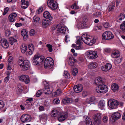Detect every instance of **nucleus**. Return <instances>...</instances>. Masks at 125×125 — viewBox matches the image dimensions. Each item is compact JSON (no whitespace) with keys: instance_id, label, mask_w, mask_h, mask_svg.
<instances>
[{"instance_id":"nucleus-54","label":"nucleus","mask_w":125,"mask_h":125,"mask_svg":"<svg viewBox=\"0 0 125 125\" xmlns=\"http://www.w3.org/2000/svg\"><path fill=\"white\" fill-rule=\"evenodd\" d=\"M23 58L22 57H20L19 58V59L18 61V63L20 65V64H21V62H22V63L24 61H23Z\"/></svg>"},{"instance_id":"nucleus-18","label":"nucleus","mask_w":125,"mask_h":125,"mask_svg":"<svg viewBox=\"0 0 125 125\" xmlns=\"http://www.w3.org/2000/svg\"><path fill=\"white\" fill-rule=\"evenodd\" d=\"M121 116L120 114L118 112L114 113L112 115L111 117L115 121L119 119Z\"/></svg>"},{"instance_id":"nucleus-3","label":"nucleus","mask_w":125,"mask_h":125,"mask_svg":"<svg viewBox=\"0 0 125 125\" xmlns=\"http://www.w3.org/2000/svg\"><path fill=\"white\" fill-rule=\"evenodd\" d=\"M96 90L97 92L99 93H106L108 90V87L104 84V83L96 87Z\"/></svg>"},{"instance_id":"nucleus-27","label":"nucleus","mask_w":125,"mask_h":125,"mask_svg":"<svg viewBox=\"0 0 125 125\" xmlns=\"http://www.w3.org/2000/svg\"><path fill=\"white\" fill-rule=\"evenodd\" d=\"M21 6L22 8H27L29 5V3L28 1L25 0H21Z\"/></svg>"},{"instance_id":"nucleus-25","label":"nucleus","mask_w":125,"mask_h":125,"mask_svg":"<svg viewBox=\"0 0 125 125\" xmlns=\"http://www.w3.org/2000/svg\"><path fill=\"white\" fill-rule=\"evenodd\" d=\"M111 88L113 91L115 92L118 91L119 87L117 84L115 83H114L112 84Z\"/></svg>"},{"instance_id":"nucleus-37","label":"nucleus","mask_w":125,"mask_h":125,"mask_svg":"<svg viewBox=\"0 0 125 125\" xmlns=\"http://www.w3.org/2000/svg\"><path fill=\"white\" fill-rule=\"evenodd\" d=\"M61 90L60 89H58L55 92L53 93V95H54V96L56 97L61 94Z\"/></svg>"},{"instance_id":"nucleus-36","label":"nucleus","mask_w":125,"mask_h":125,"mask_svg":"<svg viewBox=\"0 0 125 125\" xmlns=\"http://www.w3.org/2000/svg\"><path fill=\"white\" fill-rule=\"evenodd\" d=\"M58 111L55 109L52 110L51 113V115L53 117H56L58 114Z\"/></svg>"},{"instance_id":"nucleus-8","label":"nucleus","mask_w":125,"mask_h":125,"mask_svg":"<svg viewBox=\"0 0 125 125\" xmlns=\"http://www.w3.org/2000/svg\"><path fill=\"white\" fill-rule=\"evenodd\" d=\"M68 113L65 112H60L59 113L57 117L58 120L60 122L64 121L67 117Z\"/></svg>"},{"instance_id":"nucleus-58","label":"nucleus","mask_w":125,"mask_h":125,"mask_svg":"<svg viewBox=\"0 0 125 125\" xmlns=\"http://www.w3.org/2000/svg\"><path fill=\"white\" fill-rule=\"evenodd\" d=\"M103 25L104 27L106 28H108L110 26L109 23L107 22L104 23L103 24Z\"/></svg>"},{"instance_id":"nucleus-5","label":"nucleus","mask_w":125,"mask_h":125,"mask_svg":"<svg viewBox=\"0 0 125 125\" xmlns=\"http://www.w3.org/2000/svg\"><path fill=\"white\" fill-rule=\"evenodd\" d=\"M86 56L88 58L94 59L97 57V53L96 51L90 50L87 51L85 53Z\"/></svg>"},{"instance_id":"nucleus-41","label":"nucleus","mask_w":125,"mask_h":125,"mask_svg":"<svg viewBox=\"0 0 125 125\" xmlns=\"http://www.w3.org/2000/svg\"><path fill=\"white\" fill-rule=\"evenodd\" d=\"M78 72V69L76 68H75L73 69L72 72V74L73 75L75 76L77 74Z\"/></svg>"},{"instance_id":"nucleus-2","label":"nucleus","mask_w":125,"mask_h":125,"mask_svg":"<svg viewBox=\"0 0 125 125\" xmlns=\"http://www.w3.org/2000/svg\"><path fill=\"white\" fill-rule=\"evenodd\" d=\"M44 58L37 54L35 55L33 58V64L35 66H39L43 63Z\"/></svg>"},{"instance_id":"nucleus-57","label":"nucleus","mask_w":125,"mask_h":125,"mask_svg":"<svg viewBox=\"0 0 125 125\" xmlns=\"http://www.w3.org/2000/svg\"><path fill=\"white\" fill-rule=\"evenodd\" d=\"M88 93L86 91H83L82 92V96L83 97H85L87 95Z\"/></svg>"},{"instance_id":"nucleus-1","label":"nucleus","mask_w":125,"mask_h":125,"mask_svg":"<svg viewBox=\"0 0 125 125\" xmlns=\"http://www.w3.org/2000/svg\"><path fill=\"white\" fill-rule=\"evenodd\" d=\"M90 36L87 34H84L82 35L81 38H78L76 44H73V47H75L76 49H81L83 48L81 45L82 44V41L84 42L90 46H91L96 41V39L94 38L91 40L89 37Z\"/></svg>"},{"instance_id":"nucleus-7","label":"nucleus","mask_w":125,"mask_h":125,"mask_svg":"<svg viewBox=\"0 0 125 125\" xmlns=\"http://www.w3.org/2000/svg\"><path fill=\"white\" fill-rule=\"evenodd\" d=\"M114 36L112 32L109 31H107L104 32L102 35V39L103 40H109L113 38Z\"/></svg>"},{"instance_id":"nucleus-28","label":"nucleus","mask_w":125,"mask_h":125,"mask_svg":"<svg viewBox=\"0 0 125 125\" xmlns=\"http://www.w3.org/2000/svg\"><path fill=\"white\" fill-rule=\"evenodd\" d=\"M21 34L24 39H26L28 37V32L27 31L26 29H22L21 32Z\"/></svg>"},{"instance_id":"nucleus-23","label":"nucleus","mask_w":125,"mask_h":125,"mask_svg":"<svg viewBox=\"0 0 125 125\" xmlns=\"http://www.w3.org/2000/svg\"><path fill=\"white\" fill-rule=\"evenodd\" d=\"M104 83L101 77L96 78L94 82V83L97 86L99 85Z\"/></svg>"},{"instance_id":"nucleus-43","label":"nucleus","mask_w":125,"mask_h":125,"mask_svg":"<svg viewBox=\"0 0 125 125\" xmlns=\"http://www.w3.org/2000/svg\"><path fill=\"white\" fill-rule=\"evenodd\" d=\"M43 93V90H38L37 92V93L36 94V96L37 97H39Z\"/></svg>"},{"instance_id":"nucleus-12","label":"nucleus","mask_w":125,"mask_h":125,"mask_svg":"<svg viewBox=\"0 0 125 125\" xmlns=\"http://www.w3.org/2000/svg\"><path fill=\"white\" fill-rule=\"evenodd\" d=\"M31 119V116L28 115H23L21 118V121L23 123L30 122Z\"/></svg>"},{"instance_id":"nucleus-29","label":"nucleus","mask_w":125,"mask_h":125,"mask_svg":"<svg viewBox=\"0 0 125 125\" xmlns=\"http://www.w3.org/2000/svg\"><path fill=\"white\" fill-rule=\"evenodd\" d=\"M42 24L44 27H46L50 25L51 24V22L49 21L44 19L42 20Z\"/></svg>"},{"instance_id":"nucleus-62","label":"nucleus","mask_w":125,"mask_h":125,"mask_svg":"<svg viewBox=\"0 0 125 125\" xmlns=\"http://www.w3.org/2000/svg\"><path fill=\"white\" fill-rule=\"evenodd\" d=\"M77 9L75 8L74 10H72L70 12V13L72 14H73L76 13L77 12L76 10V9Z\"/></svg>"},{"instance_id":"nucleus-56","label":"nucleus","mask_w":125,"mask_h":125,"mask_svg":"<svg viewBox=\"0 0 125 125\" xmlns=\"http://www.w3.org/2000/svg\"><path fill=\"white\" fill-rule=\"evenodd\" d=\"M9 8H4L3 10V15H5L8 12Z\"/></svg>"},{"instance_id":"nucleus-21","label":"nucleus","mask_w":125,"mask_h":125,"mask_svg":"<svg viewBox=\"0 0 125 125\" xmlns=\"http://www.w3.org/2000/svg\"><path fill=\"white\" fill-rule=\"evenodd\" d=\"M43 15L44 18L46 19H48L50 21H52V18L50 13L48 11H45L43 13Z\"/></svg>"},{"instance_id":"nucleus-13","label":"nucleus","mask_w":125,"mask_h":125,"mask_svg":"<svg viewBox=\"0 0 125 125\" xmlns=\"http://www.w3.org/2000/svg\"><path fill=\"white\" fill-rule=\"evenodd\" d=\"M47 5L50 8H57L58 7L57 3L55 0H48Z\"/></svg>"},{"instance_id":"nucleus-14","label":"nucleus","mask_w":125,"mask_h":125,"mask_svg":"<svg viewBox=\"0 0 125 125\" xmlns=\"http://www.w3.org/2000/svg\"><path fill=\"white\" fill-rule=\"evenodd\" d=\"M20 80L24 82L26 84H28L30 82L29 76L26 75H22L19 76Z\"/></svg>"},{"instance_id":"nucleus-6","label":"nucleus","mask_w":125,"mask_h":125,"mask_svg":"<svg viewBox=\"0 0 125 125\" xmlns=\"http://www.w3.org/2000/svg\"><path fill=\"white\" fill-rule=\"evenodd\" d=\"M102 114L98 113L95 115L93 117V123L94 125H99L101 123Z\"/></svg>"},{"instance_id":"nucleus-11","label":"nucleus","mask_w":125,"mask_h":125,"mask_svg":"<svg viewBox=\"0 0 125 125\" xmlns=\"http://www.w3.org/2000/svg\"><path fill=\"white\" fill-rule=\"evenodd\" d=\"M68 28L66 27H59L57 29L56 33L58 34H64L68 31Z\"/></svg>"},{"instance_id":"nucleus-55","label":"nucleus","mask_w":125,"mask_h":125,"mask_svg":"<svg viewBox=\"0 0 125 125\" xmlns=\"http://www.w3.org/2000/svg\"><path fill=\"white\" fill-rule=\"evenodd\" d=\"M93 15L95 17H99L101 16V14L99 12H97L94 14Z\"/></svg>"},{"instance_id":"nucleus-47","label":"nucleus","mask_w":125,"mask_h":125,"mask_svg":"<svg viewBox=\"0 0 125 125\" xmlns=\"http://www.w3.org/2000/svg\"><path fill=\"white\" fill-rule=\"evenodd\" d=\"M13 58L12 56L9 57L8 59V63L9 64H12L13 62Z\"/></svg>"},{"instance_id":"nucleus-61","label":"nucleus","mask_w":125,"mask_h":125,"mask_svg":"<svg viewBox=\"0 0 125 125\" xmlns=\"http://www.w3.org/2000/svg\"><path fill=\"white\" fill-rule=\"evenodd\" d=\"M101 69L103 71H108L105 65L102 66L101 67Z\"/></svg>"},{"instance_id":"nucleus-10","label":"nucleus","mask_w":125,"mask_h":125,"mask_svg":"<svg viewBox=\"0 0 125 125\" xmlns=\"http://www.w3.org/2000/svg\"><path fill=\"white\" fill-rule=\"evenodd\" d=\"M20 66L23 70H27L30 68V64L29 61L25 60L22 63L20 64Z\"/></svg>"},{"instance_id":"nucleus-48","label":"nucleus","mask_w":125,"mask_h":125,"mask_svg":"<svg viewBox=\"0 0 125 125\" xmlns=\"http://www.w3.org/2000/svg\"><path fill=\"white\" fill-rule=\"evenodd\" d=\"M105 65L108 71L111 69L112 67V65L110 63H107Z\"/></svg>"},{"instance_id":"nucleus-46","label":"nucleus","mask_w":125,"mask_h":125,"mask_svg":"<svg viewBox=\"0 0 125 125\" xmlns=\"http://www.w3.org/2000/svg\"><path fill=\"white\" fill-rule=\"evenodd\" d=\"M29 50H31V51H34V45L32 44H29L28 46Z\"/></svg>"},{"instance_id":"nucleus-19","label":"nucleus","mask_w":125,"mask_h":125,"mask_svg":"<svg viewBox=\"0 0 125 125\" xmlns=\"http://www.w3.org/2000/svg\"><path fill=\"white\" fill-rule=\"evenodd\" d=\"M43 90V93L46 94H51L52 91V88L48 86H46L44 90Z\"/></svg>"},{"instance_id":"nucleus-24","label":"nucleus","mask_w":125,"mask_h":125,"mask_svg":"<svg viewBox=\"0 0 125 125\" xmlns=\"http://www.w3.org/2000/svg\"><path fill=\"white\" fill-rule=\"evenodd\" d=\"M88 67L90 69H94L98 66V64L97 63L95 62H92L89 63L88 65Z\"/></svg>"},{"instance_id":"nucleus-40","label":"nucleus","mask_w":125,"mask_h":125,"mask_svg":"<svg viewBox=\"0 0 125 125\" xmlns=\"http://www.w3.org/2000/svg\"><path fill=\"white\" fill-rule=\"evenodd\" d=\"M46 47L48 49V51L50 52H51L52 51V46L49 44H47L46 45Z\"/></svg>"},{"instance_id":"nucleus-9","label":"nucleus","mask_w":125,"mask_h":125,"mask_svg":"<svg viewBox=\"0 0 125 125\" xmlns=\"http://www.w3.org/2000/svg\"><path fill=\"white\" fill-rule=\"evenodd\" d=\"M53 64V61L52 58L48 57L46 58L44 63L45 68H49L50 66H52Z\"/></svg>"},{"instance_id":"nucleus-20","label":"nucleus","mask_w":125,"mask_h":125,"mask_svg":"<svg viewBox=\"0 0 125 125\" xmlns=\"http://www.w3.org/2000/svg\"><path fill=\"white\" fill-rule=\"evenodd\" d=\"M33 18L32 22L33 24L35 25L38 24L40 20V18L37 16L35 15L33 17Z\"/></svg>"},{"instance_id":"nucleus-16","label":"nucleus","mask_w":125,"mask_h":125,"mask_svg":"<svg viewBox=\"0 0 125 125\" xmlns=\"http://www.w3.org/2000/svg\"><path fill=\"white\" fill-rule=\"evenodd\" d=\"M83 89V86L80 84H78L74 86L73 89L74 92L76 93H79L82 91Z\"/></svg>"},{"instance_id":"nucleus-33","label":"nucleus","mask_w":125,"mask_h":125,"mask_svg":"<svg viewBox=\"0 0 125 125\" xmlns=\"http://www.w3.org/2000/svg\"><path fill=\"white\" fill-rule=\"evenodd\" d=\"M73 102V100L72 99L67 97L63 99L62 100V102L65 104H66L69 103H72Z\"/></svg>"},{"instance_id":"nucleus-51","label":"nucleus","mask_w":125,"mask_h":125,"mask_svg":"<svg viewBox=\"0 0 125 125\" xmlns=\"http://www.w3.org/2000/svg\"><path fill=\"white\" fill-rule=\"evenodd\" d=\"M65 41L66 42H68L70 41V37L68 35H66L65 37Z\"/></svg>"},{"instance_id":"nucleus-64","label":"nucleus","mask_w":125,"mask_h":125,"mask_svg":"<svg viewBox=\"0 0 125 125\" xmlns=\"http://www.w3.org/2000/svg\"><path fill=\"white\" fill-rule=\"evenodd\" d=\"M47 117V115L44 114H42L41 115V119H45Z\"/></svg>"},{"instance_id":"nucleus-31","label":"nucleus","mask_w":125,"mask_h":125,"mask_svg":"<svg viewBox=\"0 0 125 125\" xmlns=\"http://www.w3.org/2000/svg\"><path fill=\"white\" fill-rule=\"evenodd\" d=\"M16 16V14L15 13H13L10 14L9 17V21L10 22L14 21V18Z\"/></svg>"},{"instance_id":"nucleus-32","label":"nucleus","mask_w":125,"mask_h":125,"mask_svg":"<svg viewBox=\"0 0 125 125\" xmlns=\"http://www.w3.org/2000/svg\"><path fill=\"white\" fill-rule=\"evenodd\" d=\"M96 100L95 97L94 96L90 97L89 98H87L86 100V102L87 104H90Z\"/></svg>"},{"instance_id":"nucleus-26","label":"nucleus","mask_w":125,"mask_h":125,"mask_svg":"<svg viewBox=\"0 0 125 125\" xmlns=\"http://www.w3.org/2000/svg\"><path fill=\"white\" fill-rule=\"evenodd\" d=\"M120 55V53L119 52L116 50L113 51L111 55L112 57L116 58L119 57Z\"/></svg>"},{"instance_id":"nucleus-22","label":"nucleus","mask_w":125,"mask_h":125,"mask_svg":"<svg viewBox=\"0 0 125 125\" xmlns=\"http://www.w3.org/2000/svg\"><path fill=\"white\" fill-rule=\"evenodd\" d=\"M105 101L104 100L100 101L98 103V107L101 110L104 109L105 106Z\"/></svg>"},{"instance_id":"nucleus-49","label":"nucleus","mask_w":125,"mask_h":125,"mask_svg":"<svg viewBox=\"0 0 125 125\" xmlns=\"http://www.w3.org/2000/svg\"><path fill=\"white\" fill-rule=\"evenodd\" d=\"M60 101L59 99L56 98L53 101V103L55 104H58L60 103Z\"/></svg>"},{"instance_id":"nucleus-63","label":"nucleus","mask_w":125,"mask_h":125,"mask_svg":"<svg viewBox=\"0 0 125 125\" xmlns=\"http://www.w3.org/2000/svg\"><path fill=\"white\" fill-rule=\"evenodd\" d=\"M33 51H31V50H29L26 52L27 55H31L32 54Z\"/></svg>"},{"instance_id":"nucleus-45","label":"nucleus","mask_w":125,"mask_h":125,"mask_svg":"<svg viewBox=\"0 0 125 125\" xmlns=\"http://www.w3.org/2000/svg\"><path fill=\"white\" fill-rule=\"evenodd\" d=\"M120 28L122 31H125V21L121 24Z\"/></svg>"},{"instance_id":"nucleus-17","label":"nucleus","mask_w":125,"mask_h":125,"mask_svg":"<svg viewBox=\"0 0 125 125\" xmlns=\"http://www.w3.org/2000/svg\"><path fill=\"white\" fill-rule=\"evenodd\" d=\"M2 47L4 48H7L9 46V43L6 39H3L0 41Z\"/></svg>"},{"instance_id":"nucleus-44","label":"nucleus","mask_w":125,"mask_h":125,"mask_svg":"<svg viewBox=\"0 0 125 125\" xmlns=\"http://www.w3.org/2000/svg\"><path fill=\"white\" fill-rule=\"evenodd\" d=\"M122 61V58L121 57H119L116 58L115 60V63H116L118 64L120 63Z\"/></svg>"},{"instance_id":"nucleus-60","label":"nucleus","mask_w":125,"mask_h":125,"mask_svg":"<svg viewBox=\"0 0 125 125\" xmlns=\"http://www.w3.org/2000/svg\"><path fill=\"white\" fill-rule=\"evenodd\" d=\"M10 34V32L9 30L6 31L5 32V35L6 36H9Z\"/></svg>"},{"instance_id":"nucleus-15","label":"nucleus","mask_w":125,"mask_h":125,"mask_svg":"<svg viewBox=\"0 0 125 125\" xmlns=\"http://www.w3.org/2000/svg\"><path fill=\"white\" fill-rule=\"evenodd\" d=\"M87 21L86 17H85L83 19L82 21L79 22L78 24L77 27L79 29H82L85 27V23Z\"/></svg>"},{"instance_id":"nucleus-50","label":"nucleus","mask_w":125,"mask_h":125,"mask_svg":"<svg viewBox=\"0 0 125 125\" xmlns=\"http://www.w3.org/2000/svg\"><path fill=\"white\" fill-rule=\"evenodd\" d=\"M102 120L104 122L106 123L108 121V117L106 116H105L103 117Z\"/></svg>"},{"instance_id":"nucleus-52","label":"nucleus","mask_w":125,"mask_h":125,"mask_svg":"<svg viewBox=\"0 0 125 125\" xmlns=\"http://www.w3.org/2000/svg\"><path fill=\"white\" fill-rule=\"evenodd\" d=\"M4 106V102L2 100H0V109L3 108Z\"/></svg>"},{"instance_id":"nucleus-42","label":"nucleus","mask_w":125,"mask_h":125,"mask_svg":"<svg viewBox=\"0 0 125 125\" xmlns=\"http://www.w3.org/2000/svg\"><path fill=\"white\" fill-rule=\"evenodd\" d=\"M63 76L66 78H69L70 77V74L67 71H64Z\"/></svg>"},{"instance_id":"nucleus-59","label":"nucleus","mask_w":125,"mask_h":125,"mask_svg":"<svg viewBox=\"0 0 125 125\" xmlns=\"http://www.w3.org/2000/svg\"><path fill=\"white\" fill-rule=\"evenodd\" d=\"M35 33V31L33 29H31L30 31V34L31 36H33Z\"/></svg>"},{"instance_id":"nucleus-35","label":"nucleus","mask_w":125,"mask_h":125,"mask_svg":"<svg viewBox=\"0 0 125 125\" xmlns=\"http://www.w3.org/2000/svg\"><path fill=\"white\" fill-rule=\"evenodd\" d=\"M21 51L23 53H25L27 50V47L25 44H23L21 47Z\"/></svg>"},{"instance_id":"nucleus-4","label":"nucleus","mask_w":125,"mask_h":125,"mask_svg":"<svg viewBox=\"0 0 125 125\" xmlns=\"http://www.w3.org/2000/svg\"><path fill=\"white\" fill-rule=\"evenodd\" d=\"M108 104L109 107L111 109H116L117 108L119 102L116 100L111 99L108 101Z\"/></svg>"},{"instance_id":"nucleus-38","label":"nucleus","mask_w":125,"mask_h":125,"mask_svg":"<svg viewBox=\"0 0 125 125\" xmlns=\"http://www.w3.org/2000/svg\"><path fill=\"white\" fill-rule=\"evenodd\" d=\"M9 40L10 43L11 45H13L14 43L17 41L16 39L11 37H10Z\"/></svg>"},{"instance_id":"nucleus-39","label":"nucleus","mask_w":125,"mask_h":125,"mask_svg":"<svg viewBox=\"0 0 125 125\" xmlns=\"http://www.w3.org/2000/svg\"><path fill=\"white\" fill-rule=\"evenodd\" d=\"M125 17V14L124 13H121L118 17V19L120 21H122L124 19Z\"/></svg>"},{"instance_id":"nucleus-30","label":"nucleus","mask_w":125,"mask_h":125,"mask_svg":"<svg viewBox=\"0 0 125 125\" xmlns=\"http://www.w3.org/2000/svg\"><path fill=\"white\" fill-rule=\"evenodd\" d=\"M77 60L73 58L70 57L68 61L69 64L71 66H73L74 65V63L76 62Z\"/></svg>"},{"instance_id":"nucleus-34","label":"nucleus","mask_w":125,"mask_h":125,"mask_svg":"<svg viewBox=\"0 0 125 125\" xmlns=\"http://www.w3.org/2000/svg\"><path fill=\"white\" fill-rule=\"evenodd\" d=\"M85 122L86 125H93L91 119L88 116L86 117Z\"/></svg>"},{"instance_id":"nucleus-53","label":"nucleus","mask_w":125,"mask_h":125,"mask_svg":"<svg viewBox=\"0 0 125 125\" xmlns=\"http://www.w3.org/2000/svg\"><path fill=\"white\" fill-rule=\"evenodd\" d=\"M10 79L9 74H8V76L5 77L4 79V82L7 83L9 81Z\"/></svg>"}]
</instances>
